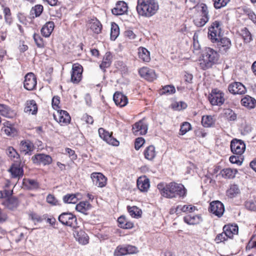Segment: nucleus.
Here are the masks:
<instances>
[{"label": "nucleus", "instance_id": "3", "mask_svg": "<svg viewBox=\"0 0 256 256\" xmlns=\"http://www.w3.org/2000/svg\"><path fill=\"white\" fill-rule=\"evenodd\" d=\"M192 8H195L198 14L194 19L195 25L198 27L204 26L208 22L210 17L208 6L205 4L201 3L192 6Z\"/></svg>", "mask_w": 256, "mask_h": 256}, {"label": "nucleus", "instance_id": "31", "mask_svg": "<svg viewBox=\"0 0 256 256\" xmlns=\"http://www.w3.org/2000/svg\"><path fill=\"white\" fill-rule=\"evenodd\" d=\"M88 27L95 34H98L101 32L102 24L96 18L90 20Z\"/></svg>", "mask_w": 256, "mask_h": 256}, {"label": "nucleus", "instance_id": "58", "mask_svg": "<svg viewBox=\"0 0 256 256\" xmlns=\"http://www.w3.org/2000/svg\"><path fill=\"white\" fill-rule=\"evenodd\" d=\"M24 183L29 189H36L38 188V182L34 180L28 179L26 180Z\"/></svg>", "mask_w": 256, "mask_h": 256}, {"label": "nucleus", "instance_id": "29", "mask_svg": "<svg viewBox=\"0 0 256 256\" xmlns=\"http://www.w3.org/2000/svg\"><path fill=\"white\" fill-rule=\"evenodd\" d=\"M54 27V24L52 21H49L44 24L41 28L40 32L42 34L45 38H48Z\"/></svg>", "mask_w": 256, "mask_h": 256}, {"label": "nucleus", "instance_id": "22", "mask_svg": "<svg viewBox=\"0 0 256 256\" xmlns=\"http://www.w3.org/2000/svg\"><path fill=\"white\" fill-rule=\"evenodd\" d=\"M184 222L190 225H195L200 223L202 221V215L200 214L196 215H188L184 218Z\"/></svg>", "mask_w": 256, "mask_h": 256}, {"label": "nucleus", "instance_id": "24", "mask_svg": "<svg viewBox=\"0 0 256 256\" xmlns=\"http://www.w3.org/2000/svg\"><path fill=\"white\" fill-rule=\"evenodd\" d=\"M34 149V144L30 140H22L20 144V152L26 154L30 155Z\"/></svg>", "mask_w": 256, "mask_h": 256}, {"label": "nucleus", "instance_id": "19", "mask_svg": "<svg viewBox=\"0 0 256 256\" xmlns=\"http://www.w3.org/2000/svg\"><path fill=\"white\" fill-rule=\"evenodd\" d=\"M32 160L34 164H42L44 166L50 164L52 162V158L50 156L43 154L34 155L32 156Z\"/></svg>", "mask_w": 256, "mask_h": 256}, {"label": "nucleus", "instance_id": "6", "mask_svg": "<svg viewBox=\"0 0 256 256\" xmlns=\"http://www.w3.org/2000/svg\"><path fill=\"white\" fill-rule=\"evenodd\" d=\"M208 100L212 106H221L225 101L224 94L218 88L213 89L209 94Z\"/></svg>", "mask_w": 256, "mask_h": 256}, {"label": "nucleus", "instance_id": "7", "mask_svg": "<svg viewBox=\"0 0 256 256\" xmlns=\"http://www.w3.org/2000/svg\"><path fill=\"white\" fill-rule=\"evenodd\" d=\"M58 220L62 224L75 228L77 226V220L75 216L71 212H62Z\"/></svg>", "mask_w": 256, "mask_h": 256}, {"label": "nucleus", "instance_id": "28", "mask_svg": "<svg viewBox=\"0 0 256 256\" xmlns=\"http://www.w3.org/2000/svg\"><path fill=\"white\" fill-rule=\"evenodd\" d=\"M0 114L8 118H12L16 113L8 106L0 104Z\"/></svg>", "mask_w": 256, "mask_h": 256}, {"label": "nucleus", "instance_id": "8", "mask_svg": "<svg viewBox=\"0 0 256 256\" xmlns=\"http://www.w3.org/2000/svg\"><path fill=\"white\" fill-rule=\"evenodd\" d=\"M148 130V124L144 118L136 122L132 126V133L135 136L144 135L147 133Z\"/></svg>", "mask_w": 256, "mask_h": 256}, {"label": "nucleus", "instance_id": "2", "mask_svg": "<svg viewBox=\"0 0 256 256\" xmlns=\"http://www.w3.org/2000/svg\"><path fill=\"white\" fill-rule=\"evenodd\" d=\"M202 59L200 60V66L203 70L211 68L216 64L219 58V54L210 48H205L202 51Z\"/></svg>", "mask_w": 256, "mask_h": 256}, {"label": "nucleus", "instance_id": "15", "mask_svg": "<svg viewBox=\"0 0 256 256\" xmlns=\"http://www.w3.org/2000/svg\"><path fill=\"white\" fill-rule=\"evenodd\" d=\"M229 92L233 94H242L246 92L244 86L240 82H234L228 86Z\"/></svg>", "mask_w": 256, "mask_h": 256}, {"label": "nucleus", "instance_id": "55", "mask_svg": "<svg viewBox=\"0 0 256 256\" xmlns=\"http://www.w3.org/2000/svg\"><path fill=\"white\" fill-rule=\"evenodd\" d=\"M33 38L36 46L39 48H43L44 47L43 38L38 34H34Z\"/></svg>", "mask_w": 256, "mask_h": 256}, {"label": "nucleus", "instance_id": "21", "mask_svg": "<svg viewBox=\"0 0 256 256\" xmlns=\"http://www.w3.org/2000/svg\"><path fill=\"white\" fill-rule=\"evenodd\" d=\"M113 100L116 104L120 107L126 106L128 102L127 97L120 92H116L113 96Z\"/></svg>", "mask_w": 256, "mask_h": 256}, {"label": "nucleus", "instance_id": "53", "mask_svg": "<svg viewBox=\"0 0 256 256\" xmlns=\"http://www.w3.org/2000/svg\"><path fill=\"white\" fill-rule=\"evenodd\" d=\"M119 34V28L116 24H112L110 32V39L114 40Z\"/></svg>", "mask_w": 256, "mask_h": 256}, {"label": "nucleus", "instance_id": "34", "mask_svg": "<svg viewBox=\"0 0 256 256\" xmlns=\"http://www.w3.org/2000/svg\"><path fill=\"white\" fill-rule=\"evenodd\" d=\"M138 50L139 58L144 62H148L150 60V52L144 47H140Z\"/></svg>", "mask_w": 256, "mask_h": 256}, {"label": "nucleus", "instance_id": "14", "mask_svg": "<svg viewBox=\"0 0 256 256\" xmlns=\"http://www.w3.org/2000/svg\"><path fill=\"white\" fill-rule=\"evenodd\" d=\"M24 82V88L28 90H32L36 86V78L32 72L27 74Z\"/></svg>", "mask_w": 256, "mask_h": 256}, {"label": "nucleus", "instance_id": "30", "mask_svg": "<svg viewBox=\"0 0 256 256\" xmlns=\"http://www.w3.org/2000/svg\"><path fill=\"white\" fill-rule=\"evenodd\" d=\"M238 230V226L236 225L228 224L225 225L223 228V231L229 238H232L234 235L237 234Z\"/></svg>", "mask_w": 256, "mask_h": 256}, {"label": "nucleus", "instance_id": "17", "mask_svg": "<svg viewBox=\"0 0 256 256\" xmlns=\"http://www.w3.org/2000/svg\"><path fill=\"white\" fill-rule=\"evenodd\" d=\"M138 72L141 77L150 82H152L156 78L154 70L147 67L140 68Z\"/></svg>", "mask_w": 256, "mask_h": 256}, {"label": "nucleus", "instance_id": "1", "mask_svg": "<svg viewBox=\"0 0 256 256\" xmlns=\"http://www.w3.org/2000/svg\"><path fill=\"white\" fill-rule=\"evenodd\" d=\"M159 8L157 0H138L136 10L139 16L150 18L154 16Z\"/></svg>", "mask_w": 256, "mask_h": 256}, {"label": "nucleus", "instance_id": "35", "mask_svg": "<svg viewBox=\"0 0 256 256\" xmlns=\"http://www.w3.org/2000/svg\"><path fill=\"white\" fill-rule=\"evenodd\" d=\"M144 158L148 160H152L156 156L155 148L153 146H148L144 151Z\"/></svg>", "mask_w": 256, "mask_h": 256}, {"label": "nucleus", "instance_id": "46", "mask_svg": "<svg viewBox=\"0 0 256 256\" xmlns=\"http://www.w3.org/2000/svg\"><path fill=\"white\" fill-rule=\"evenodd\" d=\"M64 203L76 204L78 200V198L75 194H67L63 197Z\"/></svg>", "mask_w": 256, "mask_h": 256}, {"label": "nucleus", "instance_id": "54", "mask_svg": "<svg viewBox=\"0 0 256 256\" xmlns=\"http://www.w3.org/2000/svg\"><path fill=\"white\" fill-rule=\"evenodd\" d=\"M3 12L4 15V19L6 22L10 25L12 22V18L11 16V12L10 9L6 7L3 9Z\"/></svg>", "mask_w": 256, "mask_h": 256}, {"label": "nucleus", "instance_id": "26", "mask_svg": "<svg viewBox=\"0 0 256 256\" xmlns=\"http://www.w3.org/2000/svg\"><path fill=\"white\" fill-rule=\"evenodd\" d=\"M150 186V180L146 176L140 177L138 179L137 186L141 192H147Z\"/></svg>", "mask_w": 256, "mask_h": 256}, {"label": "nucleus", "instance_id": "49", "mask_svg": "<svg viewBox=\"0 0 256 256\" xmlns=\"http://www.w3.org/2000/svg\"><path fill=\"white\" fill-rule=\"evenodd\" d=\"M240 34L246 42H250L252 40V34L246 28H244L241 30Z\"/></svg>", "mask_w": 256, "mask_h": 256}, {"label": "nucleus", "instance_id": "39", "mask_svg": "<svg viewBox=\"0 0 256 256\" xmlns=\"http://www.w3.org/2000/svg\"><path fill=\"white\" fill-rule=\"evenodd\" d=\"M43 10L44 7L42 4H36L32 8L30 11V15L33 18L38 17L40 16Z\"/></svg>", "mask_w": 256, "mask_h": 256}, {"label": "nucleus", "instance_id": "18", "mask_svg": "<svg viewBox=\"0 0 256 256\" xmlns=\"http://www.w3.org/2000/svg\"><path fill=\"white\" fill-rule=\"evenodd\" d=\"M91 178L94 184L98 187L103 188L106 185L107 178L100 172L92 173Z\"/></svg>", "mask_w": 256, "mask_h": 256}, {"label": "nucleus", "instance_id": "11", "mask_svg": "<svg viewBox=\"0 0 256 256\" xmlns=\"http://www.w3.org/2000/svg\"><path fill=\"white\" fill-rule=\"evenodd\" d=\"M82 66L78 64H74L72 65L71 72V82L74 84H78L82 80Z\"/></svg>", "mask_w": 256, "mask_h": 256}, {"label": "nucleus", "instance_id": "47", "mask_svg": "<svg viewBox=\"0 0 256 256\" xmlns=\"http://www.w3.org/2000/svg\"><path fill=\"white\" fill-rule=\"evenodd\" d=\"M236 170L234 172L231 168L224 169L220 172L222 176L226 178H231L235 176Z\"/></svg>", "mask_w": 256, "mask_h": 256}, {"label": "nucleus", "instance_id": "62", "mask_svg": "<svg viewBox=\"0 0 256 256\" xmlns=\"http://www.w3.org/2000/svg\"><path fill=\"white\" fill-rule=\"evenodd\" d=\"M12 190H0V198H7L8 197L12 195Z\"/></svg>", "mask_w": 256, "mask_h": 256}, {"label": "nucleus", "instance_id": "23", "mask_svg": "<svg viewBox=\"0 0 256 256\" xmlns=\"http://www.w3.org/2000/svg\"><path fill=\"white\" fill-rule=\"evenodd\" d=\"M24 112L26 113L32 115L36 114L38 112V106L35 100H27Z\"/></svg>", "mask_w": 256, "mask_h": 256}, {"label": "nucleus", "instance_id": "4", "mask_svg": "<svg viewBox=\"0 0 256 256\" xmlns=\"http://www.w3.org/2000/svg\"><path fill=\"white\" fill-rule=\"evenodd\" d=\"M158 188L161 194L167 198H172L176 195V183L172 182L168 184L160 183L158 184Z\"/></svg>", "mask_w": 256, "mask_h": 256}, {"label": "nucleus", "instance_id": "57", "mask_svg": "<svg viewBox=\"0 0 256 256\" xmlns=\"http://www.w3.org/2000/svg\"><path fill=\"white\" fill-rule=\"evenodd\" d=\"M6 154L9 157L12 158L18 159L20 158L19 154L12 146H9L8 148L6 149Z\"/></svg>", "mask_w": 256, "mask_h": 256}, {"label": "nucleus", "instance_id": "5", "mask_svg": "<svg viewBox=\"0 0 256 256\" xmlns=\"http://www.w3.org/2000/svg\"><path fill=\"white\" fill-rule=\"evenodd\" d=\"M222 33V22L218 20L212 22L208 28V36L212 42H216Z\"/></svg>", "mask_w": 256, "mask_h": 256}, {"label": "nucleus", "instance_id": "41", "mask_svg": "<svg viewBox=\"0 0 256 256\" xmlns=\"http://www.w3.org/2000/svg\"><path fill=\"white\" fill-rule=\"evenodd\" d=\"M240 192L238 186L236 184H232L226 191V195L230 198H234Z\"/></svg>", "mask_w": 256, "mask_h": 256}, {"label": "nucleus", "instance_id": "63", "mask_svg": "<svg viewBox=\"0 0 256 256\" xmlns=\"http://www.w3.org/2000/svg\"><path fill=\"white\" fill-rule=\"evenodd\" d=\"M246 206L247 209L255 211L256 210V202L252 201H248L246 204Z\"/></svg>", "mask_w": 256, "mask_h": 256}, {"label": "nucleus", "instance_id": "48", "mask_svg": "<svg viewBox=\"0 0 256 256\" xmlns=\"http://www.w3.org/2000/svg\"><path fill=\"white\" fill-rule=\"evenodd\" d=\"M127 208L130 215L133 218L138 217L141 214L142 211L136 206H128Z\"/></svg>", "mask_w": 256, "mask_h": 256}, {"label": "nucleus", "instance_id": "13", "mask_svg": "<svg viewBox=\"0 0 256 256\" xmlns=\"http://www.w3.org/2000/svg\"><path fill=\"white\" fill-rule=\"evenodd\" d=\"M98 134L100 136L109 144L114 146H118L119 144V142L112 136V134L103 128H101L98 129Z\"/></svg>", "mask_w": 256, "mask_h": 256}, {"label": "nucleus", "instance_id": "12", "mask_svg": "<svg viewBox=\"0 0 256 256\" xmlns=\"http://www.w3.org/2000/svg\"><path fill=\"white\" fill-rule=\"evenodd\" d=\"M230 149L233 154L240 156L246 150V145L242 140L234 139L230 142Z\"/></svg>", "mask_w": 256, "mask_h": 256}, {"label": "nucleus", "instance_id": "9", "mask_svg": "<svg viewBox=\"0 0 256 256\" xmlns=\"http://www.w3.org/2000/svg\"><path fill=\"white\" fill-rule=\"evenodd\" d=\"M208 211L218 218H220L224 212V205L219 200L212 201L210 204Z\"/></svg>", "mask_w": 256, "mask_h": 256}, {"label": "nucleus", "instance_id": "50", "mask_svg": "<svg viewBox=\"0 0 256 256\" xmlns=\"http://www.w3.org/2000/svg\"><path fill=\"white\" fill-rule=\"evenodd\" d=\"M176 92L175 88L172 85L164 86L160 91V94H174Z\"/></svg>", "mask_w": 256, "mask_h": 256}, {"label": "nucleus", "instance_id": "38", "mask_svg": "<svg viewBox=\"0 0 256 256\" xmlns=\"http://www.w3.org/2000/svg\"><path fill=\"white\" fill-rule=\"evenodd\" d=\"M91 206L88 202H81L76 206V210L82 213L85 212L90 210Z\"/></svg>", "mask_w": 256, "mask_h": 256}, {"label": "nucleus", "instance_id": "51", "mask_svg": "<svg viewBox=\"0 0 256 256\" xmlns=\"http://www.w3.org/2000/svg\"><path fill=\"white\" fill-rule=\"evenodd\" d=\"M187 194V190L184 185L181 184H177V195L180 198H184Z\"/></svg>", "mask_w": 256, "mask_h": 256}, {"label": "nucleus", "instance_id": "16", "mask_svg": "<svg viewBox=\"0 0 256 256\" xmlns=\"http://www.w3.org/2000/svg\"><path fill=\"white\" fill-rule=\"evenodd\" d=\"M216 42L219 50L222 54H226L232 46L231 41L228 38H220Z\"/></svg>", "mask_w": 256, "mask_h": 256}, {"label": "nucleus", "instance_id": "10", "mask_svg": "<svg viewBox=\"0 0 256 256\" xmlns=\"http://www.w3.org/2000/svg\"><path fill=\"white\" fill-rule=\"evenodd\" d=\"M192 80L193 75L192 74L186 72H182V74L180 86L179 87L177 86V90L182 91L191 89L190 85L192 82Z\"/></svg>", "mask_w": 256, "mask_h": 256}, {"label": "nucleus", "instance_id": "45", "mask_svg": "<svg viewBox=\"0 0 256 256\" xmlns=\"http://www.w3.org/2000/svg\"><path fill=\"white\" fill-rule=\"evenodd\" d=\"M191 130L192 126L190 123L187 122H184L180 125L178 134L180 135L183 136Z\"/></svg>", "mask_w": 256, "mask_h": 256}, {"label": "nucleus", "instance_id": "42", "mask_svg": "<svg viewBox=\"0 0 256 256\" xmlns=\"http://www.w3.org/2000/svg\"><path fill=\"white\" fill-rule=\"evenodd\" d=\"M179 210L182 212L186 213H191L195 210H198L192 204H186L184 206H177V211Z\"/></svg>", "mask_w": 256, "mask_h": 256}, {"label": "nucleus", "instance_id": "52", "mask_svg": "<svg viewBox=\"0 0 256 256\" xmlns=\"http://www.w3.org/2000/svg\"><path fill=\"white\" fill-rule=\"evenodd\" d=\"M193 52L194 53L198 54L200 52V46L198 41V35L195 33L193 36Z\"/></svg>", "mask_w": 256, "mask_h": 256}, {"label": "nucleus", "instance_id": "37", "mask_svg": "<svg viewBox=\"0 0 256 256\" xmlns=\"http://www.w3.org/2000/svg\"><path fill=\"white\" fill-rule=\"evenodd\" d=\"M58 120L60 122L68 124L70 122V117L66 111L61 110L59 112Z\"/></svg>", "mask_w": 256, "mask_h": 256}, {"label": "nucleus", "instance_id": "59", "mask_svg": "<svg viewBox=\"0 0 256 256\" xmlns=\"http://www.w3.org/2000/svg\"><path fill=\"white\" fill-rule=\"evenodd\" d=\"M127 254L126 246H118L114 252L115 256H121Z\"/></svg>", "mask_w": 256, "mask_h": 256}, {"label": "nucleus", "instance_id": "36", "mask_svg": "<svg viewBox=\"0 0 256 256\" xmlns=\"http://www.w3.org/2000/svg\"><path fill=\"white\" fill-rule=\"evenodd\" d=\"M75 238L79 243L82 244H86L88 242V236L83 231L81 230L78 232Z\"/></svg>", "mask_w": 256, "mask_h": 256}, {"label": "nucleus", "instance_id": "43", "mask_svg": "<svg viewBox=\"0 0 256 256\" xmlns=\"http://www.w3.org/2000/svg\"><path fill=\"white\" fill-rule=\"evenodd\" d=\"M224 116L228 120L234 121L236 119L237 115L232 109L226 108L224 110Z\"/></svg>", "mask_w": 256, "mask_h": 256}, {"label": "nucleus", "instance_id": "64", "mask_svg": "<svg viewBox=\"0 0 256 256\" xmlns=\"http://www.w3.org/2000/svg\"><path fill=\"white\" fill-rule=\"evenodd\" d=\"M246 15L248 16L249 18L254 23L256 24V15L251 10H248L246 11Z\"/></svg>", "mask_w": 256, "mask_h": 256}, {"label": "nucleus", "instance_id": "33", "mask_svg": "<svg viewBox=\"0 0 256 256\" xmlns=\"http://www.w3.org/2000/svg\"><path fill=\"white\" fill-rule=\"evenodd\" d=\"M242 104L248 108H253L256 105V100L250 96L246 95L241 100Z\"/></svg>", "mask_w": 256, "mask_h": 256}, {"label": "nucleus", "instance_id": "44", "mask_svg": "<svg viewBox=\"0 0 256 256\" xmlns=\"http://www.w3.org/2000/svg\"><path fill=\"white\" fill-rule=\"evenodd\" d=\"M214 122V120L211 116H204L202 118V124L206 128L211 126Z\"/></svg>", "mask_w": 256, "mask_h": 256}, {"label": "nucleus", "instance_id": "32", "mask_svg": "<svg viewBox=\"0 0 256 256\" xmlns=\"http://www.w3.org/2000/svg\"><path fill=\"white\" fill-rule=\"evenodd\" d=\"M8 171L10 172L13 178H20L24 175L23 168L20 165L12 164Z\"/></svg>", "mask_w": 256, "mask_h": 256}, {"label": "nucleus", "instance_id": "20", "mask_svg": "<svg viewBox=\"0 0 256 256\" xmlns=\"http://www.w3.org/2000/svg\"><path fill=\"white\" fill-rule=\"evenodd\" d=\"M127 10V4L123 1H120L116 3V6L112 10V12L113 14L119 16L124 14Z\"/></svg>", "mask_w": 256, "mask_h": 256}, {"label": "nucleus", "instance_id": "25", "mask_svg": "<svg viewBox=\"0 0 256 256\" xmlns=\"http://www.w3.org/2000/svg\"><path fill=\"white\" fill-rule=\"evenodd\" d=\"M18 202L16 197L10 196L6 198L2 202V204L10 210H13L18 206Z\"/></svg>", "mask_w": 256, "mask_h": 256}, {"label": "nucleus", "instance_id": "27", "mask_svg": "<svg viewBox=\"0 0 256 256\" xmlns=\"http://www.w3.org/2000/svg\"><path fill=\"white\" fill-rule=\"evenodd\" d=\"M2 132H4L8 136H14L16 134V130L8 121H4L2 124Z\"/></svg>", "mask_w": 256, "mask_h": 256}, {"label": "nucleus", "instance_id": "40", "mask_svg": "<svg viewBox=\"0 0 256 256\" xmlns=\"http://www.w3.org/2000/svg\"><path fill=\"white\" fill-rule=\"evenodd\" d=\"M112 56L110 52H106L104 55L102 64L100 65V68L104 70L106 68L109 67L110 66L112 61Z\"/></svg>", "mask_w": 256, "mask_h": 256}, {"label": "nucleus", "instance_id": "60", "mask_svg": "<svg viewBox=\"0 0 256 256\" xmlns=\"http://www.w3.org/2000/svg\"><path fill=\"white\" fill-rule=\"evenodd\" d=\"M228 238L225 232L223 231L222 233L219 234L216 236L215 241L216 243H220L226 240Z\"/></svg>", "mask_w": 256, "mask_h": 256}, {"label": "nucleus", "instance_id": "56", "mask_svg": "<svg viewBox=\"0 0 256 256\" xmlns=\"http://www.w3.org/2000/svg\"><path fill=\"white\" fill-rule=\"evenodd\" d=\"M230 0H212L214 6L216 9H220L226 6Z\"/></svg>", "mask_w": 256, "mask_h": 256}, {"label": "nucleus", "instance_id": "61", "mask_svg": "<svg viewBox=\"0 0 256 256\" xmlns=\"http://www.w3.org/2000/svg\"><path fill=\"white\" fill-rule=\"evenodd\" d=\"M144 139L142 137L136 138L134 143V148L136 150H138L144 144Z\"/></svg>", "mask_w": 256, "mask_h": 256}]
</instances>
